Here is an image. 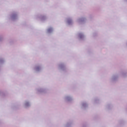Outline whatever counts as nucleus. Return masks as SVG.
Here are the masks:
<instances>
[{
	"label": "nucleus",
	"instance_id": "nucleus-1",
	"mask_svg": "<svg viewBox=\"0 0 127 127\" xmlns=\"http://www.w3.org/2000/svg\"><path fill=\"white\" fill-rule=\"evenodd\" d=\"M8 19L12 22H16L19 19V15L18 12L16 11H12L9 15Z\"/></svg>",
	"mask_w": 127,
	"mask_h": 127
},
{
	"label": "nucleus",
	"instance_id": "nucleus-2",
	"mask_svg": "<svg viewBox=\"0 0 127 127\" xmlns=\"http://www.w3.org/2000/svg\"><path fill=\"white\" fill-rule=\"evenodd\" d=\"M42 69H43V66L41 64H35V65L33 67V71L34 73L36 74H38L40 73L42 71Z\"/></svg>",
	"mask_w": 127,
	"mask_h": 127
},
{
	"label": "nucleus",
	"instance_id": "nucleus-3",
	"mask_svg": "<svg viewBox=\"0 0 127 127\" xmlns=\"http://www.w3.org/2000/svg\"><path fill=\"white\" fill-rule=\"evenodd\" d=\"M119 78V73H114L112 74L110 78L109 79V81L110 83L112 84H116L117 82H118Z\"/></svg>",
	"mask_w": 127,
	"mask_h": 127
},
{
	"label": "nucleus",
	"instance_id": "nucleus-4",
	"mask_svg": "<svg viewBox=\"0 0 127 127\" xmlns=\"http://www.w3.org/2000/svg\"><path fill=\"white\" fill-rule=\"evenodd\" d=\"M58 69L61 72H67V67L65 63H60L58 64Z\"/></svg>",
	"mask_w": 127,
	"mask_h": 127
},
{
	"label": "nucleus",
	"instance_id": "nucleus-5",
	"mask_svg": "<svg viewBox=\"0 0 127 127\" xmlns=\"http://www.w3.org/2000/svg\"><path fill=\"white\" fill-rule=\"evenodd\" d=\"M35 18L36 19H40L42 22H44V21L47 20V16L45 15L38 14L35 16Z\"/></svg>",
	"mask_w": 127,
	"mask_h": 127
},
{
	"label": "nucleus",
	"instance_id": "nucleus-6",
	"mask_svg": "<svg viewBox=\"0 0 127 127\" xmlns=\"http://www.w3.org/2000/svg\"><path fill=\"white\" fill-rule=\"evenodd\" d=\"M47 88L45 87H38L36 89L37 94L39 95L40 94H45L47 93Z\"/></svg>",
	"mask_w": 127,
	"mask_h": 127
},
{
	"label": "nucleus",
	"instance_id": "nucleus-7",
	"mask_svg": "<svg viewBox=\"0 0 127 127\" xmlns=\"http://www.w3.org/2000/svg\"><path fill=\"white\" fill-rule=\"evenodd\" d=\"M64 100L66 104H71L73 102V96L71 95H65L64 98Z\"/></svg>",
	"mask_w": 127,
	"mask_h": 127
},
{
	"label": "nucleus",
	"instance_id": "nucleus-8",
	"mask_svg": "<svg viewBox=\"0 0 127 127\" xmlns=\"http://www.w3.org/2000/svg\"><path fill=\"white\" fill-rule=\"evenodd\" d=\"M77 39L80 42L85 41V40H86V36H85V34H84L83 33H78L77 34Z\"/></svg>",
	"mask_w": 127,
	"mask_h": 127
},
{
	"label": "nucleus",
	"instance_id": "nucleus-9",
	"mask_svg": "<svg viewBox=\"0 0 127 127\" xmlns=\"http://www.w3.org/2000/svg\"><path fill=\"white\" fill-rule=\"evenodd\" d=\"M80 108L83 111H86L88 110V108H89V105L87 102L85 101L82 102L81 103Z\"/></svg>",
	"mask_w": 127,
	"mask_h": 127
},
{
	"label": "nucleus",
	"instance_id": "nucleus-10",
	"mask_svg": "<svg viewBox=\"0 0 127 127\" xmlns=\"http://www.w3.org/2000/svg\"><path fill=\"white\" fill-rule=\"evenodd\" d=\"M23 107L24 109H29L31 107V103L29 100H25L23 103Z\"/></svg>",
	"mask_w": 127,
	"mask_h": 127
},
{
	"label": "nucleus",
	"instance_id": "nucleus-11",
	"mask_svg": "<svg viewBox=\"0 0 127 127\" xmlns=\"http://www.w3.org/2000/svg\"><path fill=\"white\" fill-rule=\"evenodd\" d=\"M114 108V105L112 102H108L105 105V109L108 110L109 111L113 110Z\"/></svg>",
	"mask_w": 127,
	"mask_h": 127
},
{
	"label": "nucleus",
	"instance_id": "nucleus-12",
	"mask_svg": "<svg viewBox=\"0 0 127 127\" xmlns=\"http://www.w3.org/2000/svg\"><path fill=\"white\" fill-rule=\"evenodd\" d=\"M126 125V121L124 119H120L118 121V124L116 127H124Z\"/></svg>",
	"mask_w": 127,
	"mask_h": 127
},
{
	"label": "nucleus",
	"instance_id": "nucleus-13",
	"mask_svg": "<svg viewBox=\"0 0 127 127\" xmlns=\"http://www.w3.org/2000/svg\"><path fill=\"white\" fill-rule=\"evenodd\" d=\"M86 20L87 18L82 17L77 19V22H78L79 24H84V23H86Z\"/></svg>",
	"mask_w": 127,
	"mask_h": 127
},
{
	"label": "nucleus",
	"instance_id": "nucleus-14",
	"mask_svg": "<svg viewBox=\"0 0 127 127\" xmlns=\"http://www.w3.org/2000/svg\"><path fill=\"white\" fill-rule=\"evenodd\" d=\"M5 63V59L4 58L0 57V71L1 70V67Z\"/></svg>",
	"mask_w": 127,
	"mask_h": 127
},
{
	"label": "nucleus",
	"instance_id": "nucleus-15",
	"mask_svg": "<svg viewBox=\"0 0 127 127\" xmlns=\"http://www.w3.org/2000/svg\"><path fill=\"white\" fill-rule=\"evenodd\" d=\"M66 23L68 25H72L73 24V19L71 17L67 18Z\"/></svg>",
	"mask_w": 127,
	"mask_h": 127
},
{
	"label": "nucleus",
	"instance_id": "nucleus-16",
	"mask_svg": "<svg viewBox=\"0 0 127 127\" xmlns=\"http://www.w3.org/2000/svg\"><path fill=\"white\" fill-rule=\"evenodd\" d=\"M72 125H73V121H69L66 122V124L64 125L63 127H72Z\"/></svg>",
	"mask_w": 127,
	"mask_h": 127
},
{
	"label": "nucleus",
	"instance_id": "nucleus-17",
	"mask_svg": "<svg viewBox=\"0 0 127 127\" xmlns=\"http://www.w3.org/2000/svg\"><path fill=\"white\" fill-rule=\"evenodd\" d=\"M93 103L94 104H100L101 103V100L98 97H95L93 99Z\"/></svg>",
	"mask_w": 127,
	"mask_h": 127
},
{
	"label": "nucleus",
	"instance_id": "nucleus-18",
	"mask_svg": "<svg viewBox=\"0 0 127 127\" xmlns=\"http://www.w3.org/2000/svg\"><path fill=\"white\" fill-rule=\"evenodd\" d=\"M120 74L124 78H125V77H127V70H122L120 72Z\"/></svg>",
	"mask_w": 127,
	"mask_h": 127
},
{
	"label": "nucleus",
	"instance_id": "nucleus-19",
	"mask_svg": "<svg viewBox=\"0 0 127 127\" xmlns=\"http://www.w3.org/2000/svg\"><path fill=\"white\" fill-rule=\"evenodd\" d=\"M53 32V28L52 27H50L47 30V33H52Z\"/></svg>",
	"mask_w": 127,
	"mask_h": 127
},
{
	"label": "nucleus",
	"instance_id": "nucleus-20",
	"mask_svg": "<svg viewBox=\"0 0 127 127\" xmlns=\"http://www.w3.org/2000/svg\"><path fill=\"white\" fill-rule=\"evenodd\" d=\"M19 106H20V104H15V105H13L11 106V108L13 109V110H16V109H17V107H19Z\"/></svg>",
	"mask_w": 127,
	"mask_h": 127
},
{
	"label": "nucleus",
	"instance_id": "nucleus-21",
	"mask_svg": "<svg viewBox=\"0 0 127 127\" xmlns=\"http://www.w3.org/2000/svg\"><path fill=\"white\" fill-rule=\"evenodd\" d=\"M5 92L0 90V97H5Z\"/></svg>",
	"mask_w": 127,
	"mask_h": 127
},
{
	"label": "nucleus",
	"instance_id": "nucleus-22",
	"mask_svg": "<svg viewBox=\"0 0 127 127\" xmlns=\"http://www.w3.org/2000/svg\"><path fill=\"white\" fill-rule=\"evenodd\" d=\"M89 127V123L84 122L82 124V127Z\"/></svg>",
	"mask_w": 127,
	"mask_h": 127
},
{
	"label": "nucleus",
	"instance_id": "nucleus-23",
	"mask_svg": "<svg viewBox=\"0 0 127 127\" xmlns=\"http://www.w3.org/2000/svg\"><path fill=\"white\" fill-rule=\"evenodd\" d=\"M3 41V35H0V42Z\"/></svg>",
	"mask_w": 127,
	"mask_h": 127
},
{
	"label": "nucleus",
	"instance_id": "nucleus-24",
	"mask_svg": "<svg viewBox=\"0 0 127 127\" xmlns=\"http://www.w3.org/2000/svg\"><path fill=\"white\" fill-rule=\"evenodd\" d=\"M97 33L96 32H94L92 34V36L93 37H96V36H97Z\"/></svg>",
	"mask_w": 127,
	"mask_h": 127
},
{
	"label": "nucleus",
	"instance_id": "nucleus-25",
	"mask_svg": "<svg viewBox=\"0 0 127 127\" xmlns=\"http://www.w3.org/2000/svg\"><path fill=\"white\" fill-rule=\"evenodd\" d=\"M9 43H10V44H13V40H10L9 41Z\"/></svg>",
	"mask_w": 127,
	"mask_h": 127
},
{
	"label": "nucleus",
	"instance_id": "nucleus-26",
	"mask_svg": "<svg viewBox=\"0 0 127 127\" xmlns=\"http://www.w3.org/2000/svg\"><path fill=\"white\" fill-rule=\"evenodd\" d=\"M89 17H90V18H93V15H90Z\"/></svg>",
	"mask_w": 127,
	"mask_h": 127
},
{
	"label": "nucleus",
	"instance_id": "nucleus-27",
	"mask_svg": "<svg viewBox=\"0 0 127 127\" xmlns=\"http://www.w3.org/2000/svg\"><path fill=\"white\" fill-rule=\"evenodd\" d=\"M124 1H126V2H127V0H124Z\"/></svg>",
	"mask_w": 127,
	"mask_h": 127
}]
</instances>
